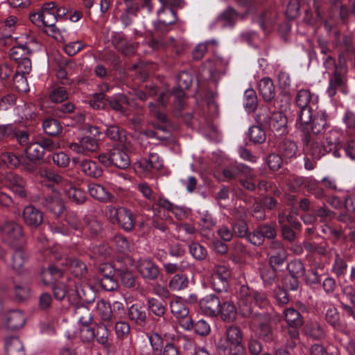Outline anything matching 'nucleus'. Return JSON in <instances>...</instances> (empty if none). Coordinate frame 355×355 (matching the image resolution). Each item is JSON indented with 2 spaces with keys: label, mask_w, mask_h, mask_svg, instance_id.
I'll return each instance as SVG.
<instances>
[{
  "label": "nucleus",
  "mask_w": 355,
  "mask_h": 355,
  "mask_svg": "<svg viewBox=\"0 0 355 355\" xmlns=\"http://www.w3.org/2000/svg\"><path fill=\"white\" fill-rule=\"evenodd\" d=\"M296 126L302 133L304 148L307 147L318 138V135L322 134L328 127L327 114L324 110L316 108L314 112H311L310 121L306 124H301L300 118H297Z\"/></svg>",
  "instance_id": "nucleus-1"
},
{
  "label": "nucleus",
  "mask_w": 355,
  "mask_h": 355,
  "mask_svg": "<svg viewBox=\"0 0 355 355\" xmlns=\"http://www.w3.org/2000/svg\"><path fill=\"white\" fill-rule=\"evenodd\" d=\"M341 135L342 134L339 130L331 129L325 134L324 141L317 138L307 147H304V150L307 155H311L314 159H320L331 151H334V155L336 157H339L336 149L340 144Z\"/></svg>",
  "instance_id": "nucleus-2"
},
{
  "label": "nucleus",
  "mask_w": 355,
  "mask_h": 355,
  "mask_svg": "<svg viewBox=\"0 0 355 355\" xmlns=\"http://www.w3.org/2000/svg\"><path fill=\"white\" fill-rule=\"evenodd\" d=\"M242 341L243 333L241 329L231 325L226 328L225 336L218 340L217 347L223 352L227 350L230 355H244Z\"/></svg>",
  "instance_id": "nucleus-3"
},
{
  "label": "nucleus",
  "mask_w": 355,
  "mask_h": 355,
  "mask_svg": "<svg viewBox=\"0 0 355 355\" xmlns=\"http://www.w3.org/2000/svg\"><path fill=\"white\" fill-rule=\"evenodd\" d=\"M152 0H144L143 6L146 7L148 11H151L153 6ZM161 3V8L157 10L158 22L157 28L162 31L164 26H167L174 24L177 20L176 12L173 9L175 7H181V0H159Z\"/></svg>",
  "instance_id": "nucleus-4"
},
{
  "label": "nucleus",
  "mask_w": 355,
  "mask_h": 355,
  "mask_svg": "<svg viewBox=\"0 0 355 355\" xmlns=\"http://www.w3.org/2000/svg\"><path fill=\"white\" fill-rule=\"evenodd\" d=\"M295 102L300 108L297 118H300L301 124L307 123L311 120V112L318 108V96L308 89H301L296 94Z\"/></svg>",
  "instance_id": "nucleus-5"
},
{
  "label": "nucleus",
  "mask_w": 355,
  "mask_h": 355,
  "mask_svg": "<svg viewBox=\"0 0 355 355\" xmlns=\"http://www.w3.org/2000/svg\"><path fill=\"white\" fill-rule=\"evenodd\" d=\"M105 214L112 222L116 221L125 231H130L135 227L134 215L130 210L126 208H116L110 205L106 208Z\"/></svg>",
  "instance_id": "nucleus-6"
},
{
  "label": "nucleus",
  "mask_w": 355,
  "mask_h": 355,
  "mask_svg": "<svg viewBox=\"0 0 355 355\" xmlns=\"http://www.w3.org/2000/svg\"><path fill=\"white\" fill-rule=\"evenodd\" d=\"M230 276L231 272L226 266H217L211 278L213 289L218 293L226 291Z\"/></svg>",
  "instance_id": "nucleus-7"
},
{
  "label": "nucleus",
  "mask_w": 355,
  "mask_h": 355,
  "mask_svg": "<svg viewBox=\"0 0 355 355\" xmlns=\"http://www.w3.org/2000/svg\"><path fill=\"white\" fill-rule=\"evenodd\" d=\"M248 287H241L239 300V311L243 317L249 318L252 324L254 318H259V316L261 315V312L254 311L252 300L248 296Z\"/></svg>",
  "instance_id": "nucleus-8"
},
{
  "label": "nucleus",
  "mask_w": 355,
  "mask_h": 355,
  "mask_svg": "<svg viewBox=\"0 0 355 355\" xmlns=\"http://www.w3.org/2000/svg\"><path fill=\"white\" fill-rule=\"evenodd\" d=\"M69 148L76 153L89 156L98 150L99 144L96 139L85 136L78 139V142L69 144Z\"/></svg>",
  "instance_id": "nucleus-9"
},
{
  "label": "nucleus",
  "mask_w": 355,
  "mask_h": 355,
  "mask_svg": "<svg viewBox=\"0 0 355 355\" xmlns=\"http://www.w3.org/2000/svg\"><path fill=\"white\" fill-rule=\"evenodd\" d=\"M259 318H254L252 324L257 329V334L264 340L268 342L273 339V333L270 327L271 315L268 312L262 311Z\"/></svg>",
  "instance_id": "nucleus-10"
},
{
  "label": "nucleus",
  "mask_w": 355,
  "mask_h": 355,
  "mask_svg": "<svg viewBox=\"0 0 355 355\" xmlns=\"http://www.w3.org/2000/svg\"><path fill=\"white\" fill-rule=\"evenodd\" d=\"M3 241L11 246H15L23 236L22 227L19 224L8 221L1 228Z\"/></svg>",
  "instance_id": "nucleus-11"
},
{
  "label": "nucleus",
  "mask_w": 355,
  "mask_h": 355,
  "mask_svg": "<svg viewBox=\"0 0 355 355\" xmlns=\"http://www.w3.org/2000/svg\"><path fill=\"white\" fill-rule=\"evenodd\" d=\"M137 268L141 277L146 280H155L159 275L158 266L148 259H140L137 262Z\"/></svg>",
  "instance_id": "nucleus-12"
},
{
  "label": "nucleus",
  "mask_w": 355,
  "mask_h": 355,
  "mask_svg": "<svg viewBox=\"0 0 355 355\" xmlns=\"http://www.w3.org/2000/svg\"><path fill=\"white\" fill-rule=\"evenodd\" d=\"M128 148L127 144L125 148ZM123 148V146L119 144L111 149V162L112 165L121 169H125L130 165V157Z\"/></svg>",
  "instance_id": "nucleus-13"
},
{
  "label": "nucleus",
  "mask_w": 355,
  "mask_h": 355,
  "mask_svg": "<svg viewBox=\"0 0 355 355\" xmlns=\"http://www.w3.org/2000/svg\"><path fill=\"white\" fill-rule=\"evenodd\" d=\"M201 311L207 315L215 317L218 315L220 302L215 295H209L200 300Z\"/></svg>",
  "instance_id": "nucleus-14"
},
{
  "label": "nucleus",
  "mask_w": 355,
  "mask_h": 355,
  "mask_svg": "<svg viewBox=\"0 0 355 355\" xmlns=\"http://www.w3.org/2000/svg\"><path fill=\"white\" fill-rule=\"evenodd\" d=\"M269 261L272 266L282 265L286 259L287 252L280 241H274L268 249Z\"/></svg>",
  "instance_id": "nucleus-15"
},
{
  "label": "nucleus",
  "mask_w": 355,
  "mask_h": 355,
  "mask_svg": "<svg viewBox=\"0 0 355 355\" xmlns=\"http://www.w3.org/2000/svg\"><path fill=\"white\" fill-rule=\"evenodd\" d=\"M7 187L17 196L24 198L26 196L25 191L26 181L18 175L9 173L6 176Z\"/></svg>",
  "instance_id": "nucleus-16"
},
{
  "label": "nucleus",
  "mask_w": 355,
  "mask_h": 355,
  "mask_svg": "<svg viewBox=\"0 0 355 355\" xmlns=\"http://www.w3.org/2000/svg\"><path fill=\"white\" fill-rule=\"evenodd\" d=\"M24 223L32 227H37L43 222L42 212L33 205L25 207L23 211Z\"/></svg>",
  "instance_id": "nucleus-17"
},
{
  "label": "nucleus",
  "mask_w": 355,
  "mask_h": 355,
  "mask_svg": "<svg viewBox=\"0 0 355 355\" xmlns=\"http://www.w3.org/2000/svg\"><path fill=\"white\" fill-rule=\"evenodd\" d=\"M227 64V60L218 55H214L212 59L208 60L204 66L203 72L207 71L208 76L206 78H213L216 73H220Z\"/></svg>",
  "instance_id": "nucleus-18"
},
{
  "label": "nucleus",
  "mask_w": 355,
  "mask_h": 355,
  "mask_svg": "<svg viewBox=\"0 0 355 355\" xmlns=\"http://www.w3.org/2000/svg\"><path fill=\"white\" fill-rule=\"evenodd\" d=\"M287 119L282 112H273L268 119V125L273 132H277L279 135L286 132Z\"/></svg>",
  "instance_id": "nucleus-19"
},
{
  "label": "nucleus",
  "mask_w": 355,
  "mask_h": 355,
  "mask_svg": "<svg viewBox=\"0 0 355 355\" xmlns=\"http://www.w3.org/2000/svg\"><path fill=\"white\" fill-rule=\"evenodd\" d=\"M109 324H101L98 326L95 338L98 344L101 345L104 350L110 354L113 352L112 342L109 339L110 331L108 330Z\"/></svg>",
  "instance_id": "nucleus-20"
},
{
  "label": "nucleus",
  "mask_w": 355,
  "mask_h": 355,
  "mask_svg": "<svg viewBox=\"0 0 355 355\" xmlns=\"http://www.w3.org/2000/svg\"><path fill=\"white\" fill-rule=\"evenodd\" d=\"M41 204L57 216L61 214L64 209V203L57 193L42 198Z\"/></svg>",
  "instance_id": "nucleus-21"
},
{
  "label": "nucleus",
  "mask_w": 355,
  "mask_h": 355,
  "mask_svg": "<svg viewBox=\"0 0 355 355\" xmlns=\"http://www.w3.org/2000/svg\"><path fill=\"white\" fill-rule=\"evenodd\" d=\"M81 171L87 176L92 178H98L103 175V169L94 161L84 159L79 162Z\"/></svg>",
  "instance_id": "nucleus-22"
},
{
  "label": "nucleus",
  "mask_w": 355,
  "mask_h": 355,
  "mask_svg": "<svg viewBox=\"0 0 355 355\" xmlns=\"http://www.w3.org/2000/svg\"><path fill=\"white\" fill-rule=\"evenodd\" d=\"M343 290L344 295L343 297L342 306L343 310L347 314L354 317L353 308L355 304V293L354 288L352 285H346L344 286Z\"/></svg>",
  "instance_id": "nucleus-23"
},
{
  "label": "nucleus",
  "mask_w": 355,
  "mask_h": 355,
  "mask_svg": "<svg viewBox=\"0 0 355 355\" xmlns=\"http://www.w3.org/2000/svg\"><path fill=\"white\" fill-rule=\"evenodd\" d=\"M128 318L135 324L143 326L147 320L145 308L139 304H133L128 312Z\"/></svg>",
  "instance_id": "nucleus-24"
},
{
  "label": "nucleus",
  "mask_w": 355,
  "mask_h": 355,
  "mask_svg": "<svg viewBox=\"0 0 355 355\" xmlns=\"http://www.w3.org/2000/svg\"><path fill=\"white\" fill-rule=\"evenodd\" d=\"M345 82V76L342 71L337 70L334 73H329V86L327 93L329 97H334L340 87Z\"/></svg>",
  "instance_id": "nucleus-25"
},
{
  "label": "nucleus",
  "mask_w": 355,
  "mask_h": 355,
  "mask_svg": "<svg viewBox=\"0 0 355 355\" xmlns=\"http://www.w3.org/2000/svg\"><path fill=\"white\" fill-rule=\"evenodd\" d=\"M61 264L68 267L71 272L77 277H81L87 272L85 264L77 259L66 257Z\"/></svg>",
  "instance_id": "nucleus-26"
},
{
  "label": "nucleus",
  "mask_w": 355,
  "mask_h": 355,
  "mask_svg": "<svg viewBox=\"0 0 355 355\" xmlns=\"http://www.w3.org/2000/svg\"><path fill=\"white\" fill-rule=\"evenodd\" d=\"M317 306L319 310L322 309H327L325 312V319L327 322L334 328H337L340 326L339 323V314L337 309L331 304H327L324 302H319L317 303ZM324 311V310H322Z\"/></svg>",
  "instance_id": "nucleus-27"
},
{
  "label": "nucleus",
  "mask_w": 355,
  "mask_h": 355,
  "mask_svg": "<svg viewBox=\"0 0 355 355\" xmlns=\"http://www.w3.org/2000/svg\"><path fill=\"white\" fill-rule=\"evenodd\" d=\"M259 90L266 101H270L275 96V87L273 81L270 78L265 77L260 80Z\"/></svg>",
  "instance_id": "nucleus-28"
},
{
  "label": "nucleus",
  "mask_w": 355,
  "mask_h": 355,
  "mask_svg": "<svg viewBox=\"0 0 355 355\" xmlns=\"http://www.w3.org/2000/svg\"><path fill=\"white\" fill-rule=\"evenodd\" d=\"M107 102L113 110L123 115L126 114L127 106L130 104L128 97L123 94L114 95L107 99Z\"/></svg>",
  "instance_id": "nucleus-29"
},
{
  "label": "nucleus",
  "mask_w": 355,
  "mask_h": 355,
  "mask_svg": "<svg viewBox=\"0 0 355 355\" xmlns=\"http://www.w3.org/2000/svg\"><path fill=\"white\" fill-rule=\"evenodd\" d=\"M84 225H83L82 233L89 234L91 236H96L101 230V223L94 216H86L83 218Z\"/></svg>",
  "instance_id": "nucleus-30"
},
{
  "label": "nucleus",
  "mask_w": 355,
  "mask_h": 355,
  "mask_svg": "<svg viewBox=\"0 0 355 355\" xmlns=\"http://www.w3.org/2000/svg\"><path fill=\"white\" fill-rule=\"evenodd\" d=\"M219 310L218 315L223 321L230 322L236 319L237 310L232 302L225 301L220 303Z\"/></svg>",
  "instance_id": "nucleus-31"
},
{
  "label": "nucleus",
  "mask_w": 355,
  "mask_h": 355,
  "mask_svg": "<svg viewBox=\"0 0 355 355\" xmlns=\"http://www.w3.org/2000/svg\"><path fill=\"white\" fill-rule=\"evenodd\" d=\"M43 26L47 27L46 33L54 37L59 40L60 36V30L56 27L55 23L58 21L54 12L52 13H43Z\"/></svg>",
  "instance_id": "nucleus-32"
},
{
  "label": "nucleus",
  "mask_w": 355,
  "mask_h": 355,
  "mask_svg": "<svg viewBox=\"0 0 355 355\" xmlns=\"http://www.w3.org/2000/svg\"><path fill=\"white\" fill-rule=\"evenodd\" d=\"M5 351L6 355H25L24 345L17 337L6 338Z\"/></svg>",
  "instance_id": "nucleus-33"
},
{
  "label": "nucleus",
  "mask_w": 355,
  "mask_h": 355,
  "mask_svg": "<svg viewBox=\"0 0 355 355\" xmlns=\"http://www.w3.org/2000/svg\"><path fill=\"white\" fill-rule=\"evenodd\" d=\"M88 192L92 197L102 202H107L112 197L111 193L104 187L96 183L88 184Z\"/></svg>",
  "instance_id": "nucleus-34"
},
{
  "label": "nucleus",
  "mask_w": 355,
  "mask_h": 355,
  "mask_svg": "<svg viewBox=\"0 0 355 355\" xmlns=\"http://www.w3.org/2000/svg\"><path fill=\"white\" fill-rule=\"evenodd\" d=\"M113 43L115 47L124 55H129L134 53L136 45L129 43L124 35L116 34Z\"/></svg>",
  "instance_id": "nucleus-35"
},
{
  "label": "nucleus",
  "mask_w": 355,
  "mask_h": 355,
  "mask_svg": "<svg viewBox=\"0 0 355 355\" xmlns=\"http://www.w3.org/2000/svg\"><path fill=\"white\" fill-rule=\"evenodd\" d=\"M96 311L103 322L110 323L112 322V310L109 302L101 299L96 304Z\"/></svg>",
  "instance_id": "nucleus-36"
},
{
  "label": "nucleus",
  "mask_w": 355,
  "mask_h": 355,
  "mask_svg": "<svg viewBox=\"0 0 355 355\" xmlns=\"http://www.w3.org/2000/svg\"><path fill=\"white\" fill-rule=\"evenodd\" d=\"M73 317L83 326L89 325L92 321V313L85 305H78L73 308Z\"/></svg>",
  "instance_id": "nucleus-37"
},
{
  "label": "nucleus",
  "mask_w": 355,
  "mask_h": 355,
  "mask_svg": "<svg viewBox=\"0 0 355 355\" xmlns=\"http://www.w3.org/2000/svg\"><path fill=\"white\" fill-rule=\"evenodd\" d=\"M24 323V315L19 311H12L6 316L7 327L11 330H16L22 327Z\"/></svg>",
  "instance_id": "nucleus-38"
},
{
  "label": "nucleus",
  "mask_w": 355,
  "mask_h": 355,
  "mask_svg": "<svg viewBox=\"0 0 355 355\" xmlns=\"http://www.w3.org/2000/svg\"><path fill=\"white\" fill-rule=\"evenodd\" d=\"M171 313L177 318H183L189 315V309L184 304L181 297H175L170 302Z\"/></svg>",
  "instance_id": "nucleus-39"
},
{
  "label": "nucleus",
  "mask_w": 355,
  "mask_h": 355,
  "mask_svg": "<svg viewBox=\"0 0 355 355\" xmlns=\"http://www.w3.org/2000/svg\"><path fill=\"white\" fill-rule=\"evenodd\" d=\"M76 292L78 297L87 304L92 303L96 298L94 290L87 284L76 286Z\"/></svg>",
  "instance_id": "nucleus-40"
},
{
  "label": "nucleus",
  "mask_w": 355,
  "mask_h": 355,
  "mask_svg": "<svg viewBox=\"0 0 355 355\" xmlns=\"http://www.w3.org/2000/svg\"><path fill=\"white\" fill-rule=\"evenodd\" d=\"M284 320L291 327H300L303 324L301 314L293 308H288L284 311Z\"/></svg>",
  "instance_id": "nucleus-41"
},
{
  "label": "nucleus",
  "mask_w": 355,
  "mask_h": 355,
  "mask_svg": "<svg viewBox=\"0 0 355 355\" xmlns=\"http://www.w3.org/2000/svg\"><path fill=\"white\" fill-rule=\"evenodd\" d=\"M105 135L113 141H119L122 146L126 147V135L125 131L116 125H110L107 127Z\"/></svg>",
  "instance_id": "nucleus-42"
},
{
  "label": "nucleus",
  "mask_w": 355,
  "mask_h": 355,
  "mask_svg": "<svg viewBox=\"0 0 355 355\" xmlns=\"http://www.w3.org/2000/svg\"><path fill=\"white\" fill-rule=\"evenodd\" d=\"M148 311L157 317H163L166 313V308L162 301L155 297H148L146 299Z\"/></svg>",
  "instance_id": "nucleus-43"
},
{
  "label": "nucleus",
  "mask_w": 355,
  "mask_h": 355,
  "mask_svg": "<svg viewBox=\"0 0 355 355\" xmlns=\"http://www.w3.org/2000/svg\"><path fill=\"white\" fill-rule=\"evenodd\" d=\"M62 275L63 271L53 266H49L41 272L42 281L46 285L53 283L54 281L61 278Z\"/></svg>",
  "instance_id": "nucleus-44"
},
{
  "label": "nucleus",
  "mask_w": 355,
  "mask_h": 355,
  "mask_svg": "<svg viewBox=\"0 0 355 355\" xmlns=\"http://www.w3.org/2000/svg\"><path fill=\"white\" fill-rule=\"evenodd\" d=\"M188 277L184 274L175 275L168 282V288L173 291H180L189 286Z\"/></svg>",
  "instance_id": "nucleus-45"
},
{
  "label": "nucleus",
  "mask_w": 355,
  "mask_h": 355,
  "mask_svg": "<svg viewBox=\"0 0 355 355\" xmlns=\"http://www.w3.org/2000/svg\"><path fill=\"white\" fill-rule=\"evenodd\" d=\"M148 107L150 112V114L156 117L159 122L163 123L162 125L155 123L154 127L156 130H160L163 132L166 131V125L168 124V119L167 116L159 111L157 108V106L153 103H148Z\"/></svg>",
  "instance_id": "nucleus-46"
},
{
  "label": "nucleus",
  "mask_w": 355,
  "mask_h": 355,
  "mask_svg": "<svg viewBox=\"0 0 355 355\" xmlns=\"http://www.w3.org/2000/svg\"><path fill=\"white\" fill-rule=\"evenodd\" d=\"M50 101L54 103H61L68 99L69 94L64 87L55 85L49 94Z\"/></svg>",
  "instance_id": "nucleus-47"
},
{
  "label": "nucleus",
  "mask_w": 355,
  "mask_h": 355,
  "mask_svg": "<svg viewBox=\"0 0 355 355\" xmlns=\"http://www.w3.org/2000/svg\"><path fill=\"white\" fill-rule=\"evenodd\" d=\"M42 127L44 132L51 136H56L62 131L60 123L54 119H47L43 121Z\"/></svg>",
  "instance_id": "nucleus-48"
},
{
  "label": "nucleus",
  "mask_w": 355,
  "mask_h": 355,
  "mask_svg": "<svg viewBox=\"0 0 355 355\" xmlns=\"http://www.w3.org/2000/svg\"><path fill=\"white\" fill-rule=\"evenodd\" d=\"M25 153L30 161L41 159L44 156L43 149L37 141L29 144L25 148Z\"/></svg>",
  "instance_id": "nucleus-49"
},
{
  "label": "nucleus",
  "mask_w": 355,
  "mask_h": 355,
  "mask_svg": "<svg viewBox=\"0 0 355 355\" xmlns=\"http://www.w3.org/2000/svg\"><path fill=\"white\" fill-rule=\"evenodd\" d=\"M119 272H120L121 282L125 287L135 290L139 288V284L131 272L122 269H119Z\"/></svg>",
  "instance_id": "nucleus-50"
},
{
  "label": "nucleus",
  "mask_w": 355,
  "mask_h": 355,
  "mask_svg": "<svg viewBox=\"0 0 355 355\" xmlns=\"http://www.w3.org/2000/svg\"><path fill=\"white\" fill-rule=\"evenodd\" d=\"M243 105L245 110L249 112L255 110L257 106V96L254 89H250L245 92L243 97Z\"/></svg>",
  "instance_id": "nucleus-51"
},
{
  "label": "nucleus",
  "mask_w": 355,
  "mask_h": 355,
  "mask_svg": "<svg viewBox=\"0 0 355 355\" xmlns=\"http://www.w3.org/2000/svg\"><path fill=\"white\" fill-rule=\"evenodd\" d=\"M306 332L314 339H321L325 335L324 327L315 321L311 322L307 324Z\"/></svg>",
  "instance_id": "nucleus-52"
},
{
  "label": "nucleus",
  "mask_w": 355,
  "mask_h": 355,
  "mask_svg": "<svg viewBox=\"0 0 355 355\" xmlns=\"http://www.w3.org/2000/svg\"><path fill=\"white\" fill-rule=\"evenodd\" d=\"M31 53V50L26 45H18L10 49L9 55L12 60L17 62L24 57L29 56Z\"/></svg>",
  "instance_id": "nucleus-53"
},
{
  "label": "nucleus",
  "mask_w": 355,
  "mask_h": 355,
  "mask_svg": "<svg viewBox=\"0 0 355 355\" xmlns=\"http://www.w3.org/2000/svg\"><path fill=\"white\" fill-rule=\"evenodd\" d=\"M66 194L69 200L77 205L83 204L87 200L85 192L79 188L70 187L67 190Z\"/></svg>",
  "instance_id": "nucleus-54"
},
{
  "label": "nucleus",
  "mask_w": 355,
  "mask_h": 355,
  "mask_svg": "<svg viewBox=\"0 0 355 355\" xmlns=\"http://www.w3.org/2000/svg\"><path fill=\"white\" fill-rule=\"evenodd\" d=\"M248 137L254 144H262L266 138L264 130L258 125H253L249 128Z\"/></svg>",
  "instance_id": "nucleus-55"
},
{
  "label": "nucleus",
  "mask_w": 355,
  "mask_h": 355,
  "mask_svg": "<svg viewBox=\"0 0 355 355\" xmlns=\"http://www.w3.org/2000/svg\"><path fill=\"white\" fill-rule=\"evenodd\" d=\"M260 275L264 286L267 287L272 285L275 282L276 272L272 267L266 266L260 268Z\"/></svg>",
  "instance_id": "nucleus-56"
},
{
  "label": "nucleus",
  "mask_w": 355,
  "mask_h": 355,
  "mask_svg": "<svg viewBox=\"0 0 355 355\" xmlns=\"http://www.w3.org/2000/svg\"><path fill=\"white\" fill-rule=\"evenodd\" d=\"M13 87L19 92H26L29 90L26 78L24 73L16 72L12 78Z\"/></svg>",
  "instance_id": "nucleus-57"
},
{
  "label": "nucleus",
  "mask_w": 355,
  "mask_h": 355,
  "mask_svg": "<svg viewBox=\"0 0 355 355\" xmlns=\"http://www.w3.org/2000/svg\"><path fill=\"white\" fill-rule=\"evenodd\" d=\"M287 268L292 277H300L304 274L305 268L302 261L300 259H294L287 265Z\"/></svg>",
  "instance_id": "nucleus-58"
},
{
  "label": "nucleus",
  "mask_w": 355,
  "mask_h": 355,
  "mask_svg": "<svg viewBox=\"0 0 355 355\" xmlns=\"http://www.w3.org/2000/svg\"><path fill=\"white\" fill-rule=\"evenodd\" d=\"M297 146L291 140L284 141L282 146V153L286 159L295 158L297 155Z\"/></svg>",
  "instance_id": "nucleus-59"
},
{
  "label": "nucleus",
  "mask_w": 355,
  "mask_h": 355,
  "mask_svg": "<svg viewBox=\"0 0 355 355\" xmlns=\"http://www.w3.org/2000/svg\"><path fill=\"white\" fill-rule=\"evenodd\" d=\"M27 259L28 256L22 248L16 249L12 257V268L15 270H20Z\"/></svg>",
  "instance_id": "nucleus-60"
},
{
  "label": "nucleus",
  "mask_w": 355,
  "mask_h": 355,
  "mask_svg": "<svg viewBox=\"0 0 355 355\" xmlns=\"http://www.w3.org/2000/svg\"><path fill=\"white\" fill-rule=\"evenodd\" d=\"M248 296L251 298L252 302L254 301L257 305L260 308H263L268 304V297L265 293L254 291L250 289L248 287Z\"/></svg>",
  "instance_id": "nucleus-61"
},
{
  "label": "nucleus",
  "mask_w": 355,
  "mask_h": 355,
  "mask_svg": "<svg viewBox=\"0 0 355 355\" xmlns=\"http://www.w3.org/2000/svg\"><path fill=\"white\" fill-rule=\"evenodd\" d=\"M75 110V105L73 103L65 102L59 103L53 110L54 114L59 118H64L67 114L72 113Z\"/></svg>",
  "instance_id": "nucleus-62"
},
{
  "label": "nucleus",
  "mask_w": 355,
  "mask_h": 355,
  "mask_svg": "<svg viewBox=\"0 0 355 355\" xmlns=\"http://www.w3.org/2000/svg\"><path fill=\"white\" fill-rule=\"evenodd\" d=\"M137 190L142 194L146 200L150 202L155 201L156 195L153 191L151 187L145 182H140L137 184Z\"/></svg>",
  "instance_id": "nucleus-63"
},
{
  "label": "nucleus",
  "mask_w": 355,
  "mask_h": 355,
  "mask_svg": "<svg viewBox=\"0 0 355 355\" xmlns=\"http://www.w3.org/2000/svg\"><path fill=\"white\" fill-rule=\"evenodd\" d=\"M150 344L152 347L151 355H155L159 353L161 347L163 345V340L158 333H153L148 336Z\"/></svg>",
  "instance_id": "nucleus-64"
}]
</instances>
